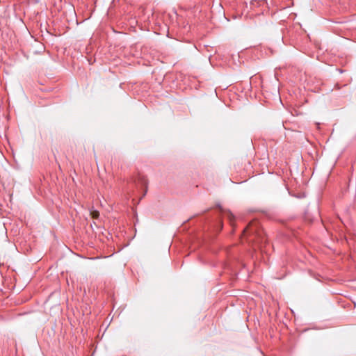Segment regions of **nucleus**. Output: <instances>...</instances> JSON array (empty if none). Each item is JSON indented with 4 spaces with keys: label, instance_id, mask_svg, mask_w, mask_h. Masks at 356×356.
I'll return each instance as SVG.
<instances>
[{
    "label": "nucleus",
    "instance_id": "f257e3e1",
    "mask_svg": "<svg viewBox=\"0 0 356 356\" xmlns=\"http://www.w3.org/2000/svg\"><path fill=\"white\" fill-rule=\"evenodd\" d=\"M258 223L255 221H252L248 224V225L243 229V234L245 235L246 234H250L252 236H254V238L251 239V241H254L255 243H259V238H261V234L258 231Z\"/></svg>",
    "mask_w": 356,
    "mask_h": 356
},
{
    "label": "nucleus",
    "instance_id": "f03ea898",
    "mask_svg": "<svg viewBox=\"0 0 356 356\" xmlns=\"http://www.w3.org/2000/svg\"><path fill=\"white\" fill-rule=\"evenodd\" d=\"M91 215H92V218H97L99 217V214L98 211H95L91 212Z\"/></svg>",
    "mask_w": 356,
    "mask_h": 356
},
{
    "label": "nucleus",
    "instance_id": "7ed1b4c3",
    "mask_svg": "<svg viewBox=\"0 0 356 356\" xmlns=\"http://www.w3.org/2000/svg\"><path fill=\"white\" fill-rule=\"evenodd\" d=\"M140 181H141V184H142L143 185H144V186H147V180H146V179H145L144 177H141V178H140Z\"/></svg>",
    "mask_w": 356,
    "mask_h": 356
}]
</instances>
